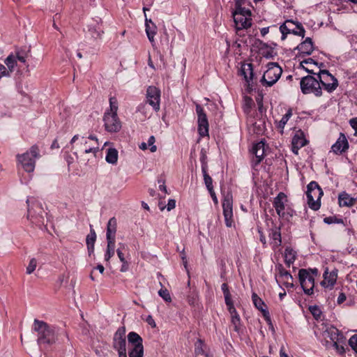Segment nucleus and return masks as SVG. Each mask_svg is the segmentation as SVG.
Segmentation results:
<instances>
[{"label": "nucleus", "instance_id": "1", "mask_svg": "<svg viewBox=\"0 0 357 357\" xmlns=\"http://www.w3.org/2000/svg\"><path fill=\"white\" fill-rule=\"evenodd\" d=\"M118 100L114 97L109 98V107L105 112L103 116L104 126L109 132H118L121 128V122L118 117Z\"/></svg>", "mask_w": 357, "mask_h": 357}, {"label": "nucleus", "instance_id": "2", "mask_svg": "<svg viewBox=\"0 0 357 357\" xmlns=\"http://www.w3.org/2000/svg\"><path fill=\"white\" fill-rule=\"evenodd\" d=\"M33 328L38 333L39 344H52L56 342V336L54 328L47 323L35 319Z\"/></svg>", "mask_w": 357, "mask_h": 357}, {"label": "nucleus", "instance_id": "3", "mask_svg": "<svg viewBox=\"0 0 357 357\" xmlns=\"http://www.w3.org/2000/svg\"><path fill=\"white\" fill-rule=\"evenodd\" d=\"M39 158V149L36 146H32L26 152L17 155V160L25 172L32 173L35 169L36 160Z\"/></svg>", "mask_w": 357, "mask_h": 357}, {"label": "nucleus", "instance_id": "4", "mask_svg": "<svg viewBox=\"0 0 357 357\" xmlns=\"http://www.w3.org/2000/svg\"><path fill=\"white\" fill-rule=\"evenodd\" d=\"M70 146L73 154L77 158V153L83 151L85 153H93L96 156L99 150L98 146H88L87 138L84 136L75 135L73 137L70 142Z\"/></svg>", "mask_w": 357, "mask_h": 357}, {"label": "nucleus", "instance_id": "5", "mask_svg": "<svg viewBox=\"0 0 357 357\" xmlns=\"http://www.w3.org/2000/svg\"><path fill=\"white\" fill-rule=\"evenodd\" d=\"M323 191L318 183L311 181L307 186V200L308 206L314 211H317L321 206V198Z\"/></svg>", "mask_w": 357, "mask_h": 357}, {"label": "nucleus", "instance_id": "6", "mask_svg": "<svg viewBox=\"0 0 357 357\" xmlns=\"http://www.w3.org/2000/svg\"><path fill=\"white\" fill-rule=\"evenodd\" d=\"M282 73V70L277 63H268L260 82L264 86H271L278 82Z\"/></svg>", "mask_w": 357, "mask_h": 357}, {"label": "nucleus", "instance_id": "7", "mask_svg": "<svg viewBox=\"0 0 357 357\" xmlns=\"http://www.w3.org/2000/svg\"><path fill=\"white\" fill-rule=\"evenodd\" d=\"M318 274L317 268L301 269L298 272L299 281L304 292L307 295L313 294L314 287V278Z\"/></svg>", "mask_w": 357, "mask_h": 357}, {"label": "nucleus", "instance_id": "8", "mask_svg": "<svg viewBox=\"0 0 357 357\" xmlns=\"http://www.w3.org/2000/svg\"><path fill=\"white\" fill-rule=\"evenodd\" d=\"M233 17L237 30L247 29L252 25L251 11L249 9L236 6Z\"/></svg>", "mask_w": 357, "mask_h": 357}, {"label": "nucleus", "instance_id": "9", "mask_svg": "<svg viewBox=\"0 0 357 357\" xmlns=\"http://www.w3.org/2000/svg\"><path fill=\"white\" fill-rule=\"evenodd\" d=\"M301 89L303 93H312L316 96H321L322 89L318 79L307 75L301 79L300 82Z\"/></svg>", "mask_w": 357, "mask_h": 357}, {"label": "nucleus", "instance_id": "10", "mask_svg": "<svg viewBox=\"0 0 357 357\" xmlns=\"http://www.w3.org/2000/svg\"><path fill=\"white\" fill-rule=\"evenodd\" d=\"M26 203L28 204L27 218L36 225L43 224V208L41 204L33 198L27 199Z\"/></svg>", "mask_w": 357, "mask_h": 357}, {"label": "nucleus", "instance_id": "11", "mask_svg": "<svg viewBox=\"0 0 357 357\" xmlns=\"http://www.w3.org/2000/svg\"><path fill=\"white\" fill-rule=\"evenodd\" d=\"M288 199L287 195L284 192H280L273 200V206L277 214L284 218L287 216L292 215V210L288 206Z\"/></svg>", "mask_w": 357, "mask_h": 357}, {"label": "nucleus", "instance_id": "12", "mask_svg": "<svg viewBox=\"0 0 357 357\" xmlns=\"http://www.w3.org/2000/svg\"><path fill=\"white\" fill-rule=\"evenodd\" d=\"M317 79L324 89L329 93L334 91L337 86V79L326 70H319L317 73Z\"/></svg>", "mask_w": 357, "mask_h": 357}, {"label": "nucleus", "instance_id": "13", "mask_svg": "<svg viewBox=\"0 0 357 357\" xmlns=\"http://www.w3.org/2000/svg\"><path fill=\"white\" fill-rule=\"evenodd\" d=\"M321 326V328H319V332H316V334L319 337L325 340L326 343H328L329 341L331 342H338L342 337V335L335 327L324 324Z\"/></svg>", "mask_w": 357, "mask_h": 357}, {"label": "nucleus", "instance_id": "14", "mask_svg": "<svg viewBox=\"0 0 357 357\" xmlns=\"http://www.w3.org/2000/svg\"><path fill=\"white\" fill-rule=\"evenodd\" d=\"M222 210L225 218V222L227 227H231L234 225L233 215V198L231 194L225 195L222 200Z\"/></svg>", "mask_w": 357, "mask_h": 357}, {"label": "nucleus", "instance_id": "15", "mask_svg": "<svg viewBox=\"0 0 357 357\" xmlns=\"http://www.w3.org/2000/svg\"><path fill=\"white\" fill-rule=\"evenodd\" d=\"M196 113L197 114L198 131L201 137L208 135V122L204 109L198 104L196 105Z\"/></svg>", "mask_w": 357, "mask_h": 357}, {"label": "nucleus", "instance_id": "16", "mask_svg": "<svg viewBox=\"0 0 357 357\" xmlns=\"http://www.w3.org/2000/svg\"><path fill=\"white\" fill-rule=\"evenodd\" d=\"M147 102L158 112L160 110V91L155 86H151L146 90Z\"/></svg>", "mask_w": 357, "mask_h": 357}, {"label": "nucleus", "instance_id": "17", "mask_svg": "<svg viewBox=\"0 0 357 357\" xmlns=\"http://www.w3.org/2000/svg\"><path fill=\"white\" fill-rule=\"evenodd\" d=\"M17 62L25 63L26 57L20 52H16L9 54L4 60V63L7 66V70L9 71L10 75L17 68Z\"/></svg>", "mask_w": 357, "mask_h": 357}, {"label": "nucleus", "instance_id": "18", "mask_svg": "<svg viewBox=\"0 0 357 357\" xmlns=\"http://www.w3.org/2000/svg\"><path fill=\"white\" fill-rule=\"evenodd\" d=\"M113 347L118 352H126V331L124 328H119L113 339Z\"/></svg>", "mask_w": 357, "mask_h": 357}, {"label": "nucleus", "instance_id": "19", "mask_svg": "<svg viewBox=\"0 0 357 357\" xmlns=\"http://www.w3.org/2000/svg\"><path fill=\"white\" fill-rule=\"evenodd\" d=\"M294 26L295 22L293 20H287L280 26V31L282 33V40H284L286 38L287 35L289 33H293L296 36L304 37L305 30L298 29V31H294Z\"/></svg>", "mask_w": 357, "mask_h": 357}, {"label": "nucleus", "instance_id": "20", "mask_svg": "<svg viewBox=\"0 0 357 357\" xmlns=\"http://www.w3.org/2000/svg\"><path fill=\"white\" fill-rule=\"evenodd\" d=\"M307 143L304 133L301 130L296 132L291 141L292 148L291 150L295 154L298 153V150L305 146Z\"/></svg>", "mask_w": 357, "mask_h": 357}, {"label": "nucleus", "instance_id": "21", "mask_svg": "<svg viewBox=\"0 0 357 357\" xmlns=\"http://www.w3.org/2000/svg\"><path fill=\"white\" fill-rule=\"evenodd\" d=\"M323 278L324 280L321 282V286L324 288L332 289L337 280V271L334 269L329 272L328 269L326 268L324 273Z\"/></svg>", "mask_w": 357, "mask_h": 357}, {"label": "nucleus", "instance_id": "22", "mask_svg": "<svg viewBox=\"0 0 357 357\" xmlns=\"http://www.w3.org/2000/svg\"><path fill=\"white\" fill-rule=\"evenodd\" d=\"M252 300L253 304L255 306V307L261 312L266 321L267 322L270 323L271 318H270L269 312L268 311L266 305L263 301V300L261 298H259L256 293H252Z\"/></svg>", "mask_w": 357, "mask_h": 357}, {"label": "nucleus", "instance_id": "23", "mask_svg": "<svg viewBox=\"0 0 357 357\" xmlns=\"http://www.w3.org/2000/svg\"><path fill=\"white\" fill-rule=\"evenodd\" d=\"M349 148V143L346 136L340 133L336 142L332 146L331 150L335 154H341Z\"/></svg>", "mask_w": 357, "mask_h": 357}, {"label": "nucleus", "instance_id": "24", "mask_svg": "<svg viewBox=\"0 0 357 357\" xmlns=\"http://www.w3.org/2000/svg\"><path fill=\"white\" fill-rule=\"evenodd\" d=\"M239 74L243 77L248 85H250L254 77L252 65L251 63L242 64L239 70Z\"/></svg>", "mask_w": 357, "mask_h": 357}, {"label": "nucleus", "instance_id": "25", "mask_svg": "<svg viewBox=\"0 0 357 357\" xmlns=\"http://www.w3.org/2000/svg\"><path fill=\"white\" fill-rule=\"evenodd\" d=\"M145 31L149 41L153 45L154 37L156 34V26L151 19H148L145 15Z\"/></svg>", "mask_w": 357, "mask_h": 357}, {"label": "nucleus", "instance_id": "26", "mask_svg": "<svg viewBox=\"0 0 357 357\" xmlns=\"http://www.w3.org/2000/svg\"><path fill=\"white\" fill-rule=\"evenodd\" d=\"M252 151L255 154L257 162H261L266 152V145L263 140L254 144Z\"/></svg>", "mask_w": 357, "mask_h": 357}, {"label": "nucleus", "instance_id": "27", "mask_svg": "<svg viewBox=\"0 0 357 357\" xmlns=\"http://www.w3.org/2000/svg\"><path fill=\"white\" fill-rule=\"evenodd\" d=\"M117 221L113 217L110 218L107 222L106 237L107 240L115 241V234L116 231Z\"/></svg>", "mask_w": 357, "mask_h": 357}, {"label": "nucleus", "instance_id": "28", "mask_svg": "<svg viewBox=\"0 0 357 357\" xmlns=\"http://www.w3.org/2000/svg\"><path fill=\"white\" fill-rule=\"evenodd\" d=\"M270 238H271V244L273 248H278L281 245V234L280 231V229L278 227H275L271 229L269 233Z\"/></svg>", "mask_w": 357, "mask_h": 357}, {"label": "nucleus", "instance_id": "29", "mask_svg": "<svg viewBox=\"0 0 357 357\" xmlns=\"http://www.w3.org/2000/svg\"><path fill=\"white\" fill-rule=\"evenodd\" d=\"M128 349L143 345L142 338L135 332H130L128 335Z\"/></svg>", "mask_w": 357, "mask_h": 357}, {"label": "nucleus", "instance_id": "30", "mask_svg": "<svg viewBox=\"0 0 357 357\" xmlns=\"http://www.w3.org/2000/svg\"><path fill=\"white\" fill-rule=\"evenodd\" d=\"M88 31L91 36L95 39L101 38L104 31L98 23L91 24L88 26Z\"/></svg>", "mask_w": 357, "mask_h": 357}, {"label": "nucleus", "instance_id": "31", "mask_svg": "<svg viewBox=\"0 0 357 357\" xmlns=\"http://www.w3.org/2000/svg\"><path fill=\"white\" fill-rule=\"evenodd\" d=\"M298 51L302 54L309 55L313 51L312 41L310 38H307L298 47Z\"/></svg>", "mask_w": 357, "mask_h": 357}, {"label": "nucleus", "instance_id": "32", "mask_svg": "<svg viewBox=\"0 0 357 357\" xmlns=\"http://www.w3.org/2000/svg\"><path fill=\"white\" fill-rule=\"evenodd\" d=\"M338 201L340 206H351L355 204L356 199L346 192H342L339 195Z\"/></svg>", "mask_w": 357, "mask_h": 357}, {"label": "nucleus", "instance_id": "33", "mask_svg": "<svg viewBox=\"0 0 357 357\" xmlns=\"http://www.w3.org/2000/svg\"><path fill=\"white\" fill-rule=\"evenodd\" d=\"M231 314V325L234 327V330L239 333L241 330V321L239 314H238L236 310H232L231 312H229Z\"/></svg>", "mask_w": 357, "mask_h": 357}, {"label": "nucleus", "instance_id": "34", "mask_svg": "<svg viewBox=\"0 0 357 357\" xmlns=\"http://www.w3.org/2000/svg\"><path fill=\"white\" fill-rule=\"evenodd\" d=\"M119 152L114 148H109L107 149L105 160L107 163L111 165H116L118 162Z\"/></svg>", "mask_w": 357, "mask_h": 357}, {"label": "nucleus", "instance_id": "35", "mask_svg": "<svg viewBox=\"0 0 357 357\" xmlns=\"http://www.w3.org/2000/svg\"><path fill=\"white\" fill-rule=\"evenodd\" d=\"M296 252L295 250L289 247L285 249L284 253V258L285 264L288 266H290V265L294 262V261L296 260Z\"/></svg>", "mask_w": 357, "mask_h": 357}, {"label": "nucleus", "instance_id": "36", "mask_svg": "<svg viewBox=\"0 0 357 357\" xmlns=\"http://www.w3.org/2000/svg\"><path fill=\"white\" fill-rule=\"evenodd\" d=\"M107 246L105 255V260L108 262L114 255L115 241L107 240Z\"/></svg>", "mask_w": 357, "mask_h": 357}, {"label": "nucleus", "instance_id": "37", "mask_svg": "<svg viewBox=\"0 0 357 357\" xmlns=\"http://www.w3.org/2000/svg\"><path fill=\"white\" fill-rule=\"evenodd\" d=\"M96 239V232L93 229H91L90 234H89L86 236V244L89 253L93 252Z\"/></svg>", "mask_w": 357, "mask_h": 357}, {"label": "nucleus", "instance_id": "38", "mask_svg": "<svg viewBox=\"0 0 357 357\" xmlns=\"http://www.w3.org/2000/svg\"><path fill=\"white\" fill-rule=\"evenodd\" d=\"M206 346L202 340H198L195 344V353L196 355H204L208 356L206 351Z\"/></svg>", "mask_w": 357, "mask_h": 357}, {"label": "nucleus", "instance_id": "39", "mask_svg": "<svg viewBox=\"0 0 357 357\" xmlns=\"http://www.w3.org/2000/svg\"><path fill=\"white\" fill-rule=\"evenodd\" d=\"M129 357H143L144 356V347L138 346L133 348L128 349Z\"/></svg>", "mask_w": 357, "mask_h": 357}, {"label": "nucleus", "instance_id": "40", "mask_svg": "<svg viewBox=\"0 0 357 357\" xmlns=\"http://www.w3.org/2000/svg\"><path fill=\"white\" fill-rule=\"evenodd\" d=\"M306 64V65H308V66H318V62L315 61L312 58H308V59H306L305 60H303V61L301 62V66L304 68L305 69L306 71H307L308 73H313V74H317V73L314 72V70L313 68H310L309 67H305L304 65Z\"/></svg>", "mask_w": 357, "mask_h": 357}, {"label": "nucleus", "instance_id": "41", "mask_svg": "<svg viewBox=\"0 0 357 357\" xmlns=\"http://www.w3.org/2000/svg\"><path fill=\"white\" fill-rule=\"evenodd\" d=\"M202 172L204 175V183L208 190L210 191L211 190H213V180L211 177L207 174L206 169L204 167L202 168Z\"/></svg>", "mask_w": 357, "mask_h": 357}, {"label": "nucleus", "instance_id": "42", "mask_svg": "<svg viewBox=\"0 0 357 357\" xmlns=\"http://www.w3.org/2000/svg\"><path fill=\"white\" fill-rule=\"evenodd\" d=\"M292 116V112L291 109H288L287 113L282 117L281 120L278 123V128L280 129H283L287 123V121L289 120V119Z\"/></svg>", "mask_w": 357, "mask_h": 357}, {"label": "nucleus", "instance_id": "43", "mask_svg": "<svg viewBox=\"0 0 357 357\" xmlns=\"http://www.w3.org/2000/svg\"><path fill=\"white\" fill-rule=\"evenodd\" d=\"M159 296L162 298V299L167 303H170L172 301V297L169 291L165 288H161L158 291Z\"/></svg>", "mask_w": 357, "mask_h": 357}, {"label": "nucleus", "instance_id": "44", "mask_svg": "<svg viewBox=\"0 0 357 357\" xmlns=\"http://www.w3.org/2000/svg\"><path fill=\"white\" fill-rule=\"evenodd\" d=\"M37 264V260L35 258L31 259L26 268V273L27 274H31L36 270Z\"/></svg>", "mask_w": 357, "mask_h": 357}, {"label": "nucleus", "instance_id": "45", "mask_svg": "<svg viewBox=\"0 0 357 357\" xmlns=\"http://www.w3.org/2000/svg\"><path fill=\"white\" fill-rule=\"evenodd\" d=\"M309 310L316 319L321 318L322 312L318 306L311 305L309 307Z\"/></svg>", "mask_w": 357, "mask_h": 357}, {"label": "nucleus", "instance_id": "46", "mask_svg": "<svg viewBox=\"0 0 357 357\" xmlns=\"http://www.w3.org/2000/svg\"><path fill=\"white\" fill-rule=\"evenodd\" d=\"M127 246L124 243H119V247L117 249L116 252L121 262L126 261L123 252V251L125 250Z\"/></svg>", "mask_w": 357, "mask_h": 357}, {"label": "nucleus", "instance_id": "47", "mask_svg": "<svg viewBox=\"0 0 357 357\" xmlns=\"http://www.w3.org/2000/svg\"><path fill=\"white\" fill-rule=\"evenodd\" d=\"M155 142V139L154 136L149 137L147 142V145L150 146V151L152 153H154L157 150V146L154 144Z\"/></svg>", "mask_w": 357, "mask_h": 357}, {"label": "nucleus", "instance_id": "48", "mask_svg": "<svg viewBox=\"0 0 357 357\" xmlns=\"http://www.w3.org/2000/svg\"><path fill=\"white\" fill-rule=\"evenodd\" d=\"M349 344L352 349L357 353V334L351 337L349 340Z\"/></svg>", "mask_w": 357, "mask_h": 357}, {"label": "nucleus", "instance_id": "49", "mask_svg": "<svg viewBox=\"0 0 357 357\" xmlns=\"http://www.w3.org/2000/svg\"><path fill=\"white\" fill-rule=\"evenodd\" d=\"M225 297V303L227 306V309L229 310V312H231V309L232 310H236L233 303H232V301H231V294H228V295H226V296H224Z\"/></svg>", "mask_w": 357, "mask_h": 357}, {"label": "nucleus", "instance_id": "50", "mask_svg": "<svg viewBox=\"0 0 357 357\" xmlns=\"http://www.w3.org/2000/svg\"><path fill=\"white\" fill-rule=\"evenodd\" d=\"M324 222L326 224H332V223H343V220L342 219H337L334 217H327L324 219Z\"/></svg>", "mask_w": 357, "mask_h": 357}, {"label": "nucleus", "instance_id": "51", "mask_svg": "<svg viewBox=\"0 0 357 357\" xmlns=\"http://www.w3.org/2000/svg\"><path fill=\"white\" fill-rule=\"evenodd\" d=\"M10 76V75L9 74V71L7 70L6 67L4 65L0 63V79L2 77Z\"/></svg>", "mask_w": 357, "mask_h": 357}, {"label": "nucleus", "instance_id": "52", "mask_svg": "<svg viewBox=\"0 0 357 357\" xmlns=\"http://www.w3.org/2000/svg\"><path fill=\"white\" fill-rule=\"evenodd\" d=\"M349 123L355 130L354 135L357 136V117L351 119L349 121Z\"/></svg>", "mask_w": 357, "mask_h": 357}, {"label": "nucleus", "instance_id": "53", "mask_svg": "<svg viewBox=\"0 0 357 357\" xmlns=\"http://www.w3.org/2000/svg\"><path fill=\"white\" fill-rule=\"evenodd\" d=\"M176 206V201L173 199H170L168 200V203L167 205V209L168 211L172 210Z\"/></svg>", "mask_w": 357, "mask_h": 357}, {"label": "nucleus", "instance_id": "54", "mask_svg": "<svg viewBox=\"0 0 357 357\" xmlns=\"http://www.w3.org/2000/svg\"><path fill=\"white\" fill-rule=\"evenodd\" d=\"M146 321L148 323L149 325H150L152 328L156 327V324L151 315H149L146 319Z\"/></svg>", "mask_w": 357, "mask_h": 357}, {"label": "nucleus", "instance_id": "55", "mask_svg": "<svg viewBox=\"0 0 357 357\" xmlns=\"http://www.w3.org/2000/svg\"><path fill=\"white\" fill-rule=\"evenodd\" d=\"M345 301H346V295L342 292L340 293V294L337 297V304L340 305L342 303H344Z\"/></svg>", "mask_w": 357, "mask_h": 357}, {"label": "nucleus", "instance_id": "56", "mask_svg": "<svg viewBox=\"0 0 357 357\" xmlns=\"http://www.w3.org/2000/svg\"><path fill=\"white\" fill-rule=\"evenodd\" d=\"M122 263V265L121 266V268H120V271L121 272H126L128 271V268H129V264L128 262V261H124Z\"/></svg>", "mask_w": 357, "mask_h": 357}, {"label": "nucleus", "instance_id": "57", "mask_svg": "<svg viewBox=\"0 0 357 357\" xmlns=\"http://www.w3.org/2000/svg\"><path fill=\"white\" fill-rule=\"evenodd\" d=\"M221 289H222V292L224 294V296L230 294L228 286H227V284L226 283H223L221 285Z\"/></svg>", "mask_w": 357, "mask_h": 357}, {"label": "nucleus", "instance_id": "58", "mask_svg": "<svg viewBox=\"0 0 357 357\" xmlns=\"http://www.w3.org/2000/svg\"><path fill=\"white\" fill-rule=\"evenodd\" d=\"M333 346L335 347L336 350L340 352V353H342L344 351V349L342 346L341 345H339L337 342H333Z\"/></svg>", "mask_w": 357, "mask_h": 357}, {"label": "nucleus", "instance_id": "59", "mask_svg": "<svg viewBox=\"0 0 357 357\" xmlns=\"http://www.w3.org/2000/svg\"><path fill=\"white\" fill-rule=\"evenodd\" d=\"M215 204H218V200L213 190L208 191Z\"/></svg>", "mask_w": 357, "mask_h": 357}, {"label": "nucleus", "instance_id": "60", "mask_svg": "<svg viewBox=\"0 0 357 357\" xmlns=\"http://www.w3.org/2000/svg\"><path fill=\"white\" fill-rule=\"evenodd\" d=\"M281 275L283 276L287 280H289V279H292V277L291 274L287 272V271H281Z\"/></svg>", "mask_w": 357, "mask_h": 357}, {"label": "nucleus", "instance_id": "61", "mask_svg": "<svg viewBox=\"0 0 357 357\" xmlns=\"http://www.w3.org/2000/svg\"><path fill=\"white\" fill-rule=\"evenodd\" d=\"M66 160L68 166H70L71 164H73L74 162V158L71 155H67L66 157Z\"/></svg>", "mask_w": 357, "mask_h": 357}, {"label": "nucleus", "instance_id": "62", "mask_svg": "<svg viewBox=\"0 0 357 357\" xmlns=\"http://www.w3.org/2000/svg\"><path fill=\"white\" fill-rule=\"evenodd\" d=\"M87 138L88 139L93 140L96 142V146H98V139L95 135H89Z\"/></svg>", "mask_w": 357, "mask_h": 357}, {"label": "nucleus", "instance_id": "63", "mask_svg": "<svg viewBox=\"0 0 357 357\" xmlns=\"http://www.w3.org/2000/svg\"><path fill=\"white\" fill-rule=\"evenodd\" d=\"M280 357H289V356L285 353L284 347H282L280 350Z\"/></svg>", "mask_w": 357, "mask_h": 357}, {"label": "nucleus", "instance_id": "64", "mask_svg": "<svg viewBox=\"0 0 357 357\" xmlns=\"http://www.w3.org/2000/svg\"><path fill=\"white\" fill-rule=\"evenodd\" d=\"M269 31V28L268 27H264L261 29V36H264L265 35H266Z\"/></svg>", "mask_w": 357, "mask_h": 357}]
</instances>
